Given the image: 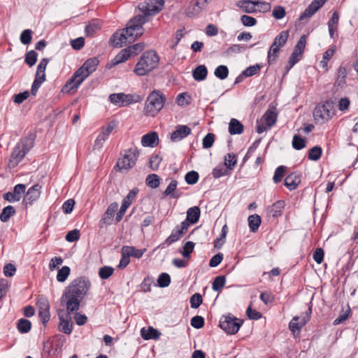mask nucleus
<instances>
[{"label": "nucleus", "instance_id": "obj_1", "mask_svg": "<svg viewBox=\"0 0 358 358\" xmlns=\"http://www.w3.org/2000/svg\"><path fill=\"white\" fill-rule=\"evenodd\" d=\"M91 287L89 279L85 276L77 278L65 288L61 296L62 305L66 308V317L59 314L60 331L69 335L72 332L73 324L71 322V314L80 309V302L85 298Z\"/></svg>", "mask_w": 358, "mask_h": 358}, {"label": "nucleus", "instance_id": "obj_2", "mask_svg": "<svg viewBox=\"0 0 358 358\" xmlns=\"http://www.w3.org/2000/svg\"><path fill=\"white\" fill-rule=\"evenodd\" d=\"M99 64V60L96 57L87 59L66 82L62 92L76 91L85 79L96 71Z\"/></svg>", "mask_w": 358, "mask_h": 358}, {"label": "nucleus", "instance_id": "obj_3", "mask_svg": "<svg viewBox=\"0 0 358 358\" xmlns=\"http://www.w3.org/2000/svg\"><path fill=\"white\" fill-rule=\"evenodd\" d=\"M35 136L29 134L22 138L13 148L8 162L10 169L15 168L34 146Z\"/></svg>", "mask_w": 358, "mask_h": 358}, {"label": "nucleus", "instance_id": "obj_4", "mask_svg": "<svg viewBox=\"0 0 358 358\" xmlns=\"http://www.w3.org/2000/svg\"><path fill=\"white\" fill-rule=\"evenodd\" d=\"M159 62V57L155 50H149L143 53L136 64L134 73L143 76L155 69Z\"/></svg>", "mask_w": 358, "mask_h": 358}, {"label": "nucleus", "instance_id": "obj_5", "mask_svg": "<svg viewBox=\"0 0 358 358\" xmlns=\"http://www.w3.org/2000/svg\"><path fill=\"white\" fill-rule=\"evenodd\" d=\"M166 98L164 94L155 90L148 96L145 101L144 113L145 115L155 117L163 108Z\"/></svg>", "mask_w": 358, "mask_h": 358}, {"label": "nucleus", "instance_id": "obj_6", "mask_svg": "<svg viewBox=\"0 0 358 358\" xmlns=\"http://www.w3.org/2000/svg\"><path fill=\"white\" fill-rule=\"evenodd\" d=\"M120 155L122 157L117 159L115 166L116 171L119 172H128L136 165L140 155V151L137 148L132 147L124 150L123 153Z\"/></svg>", "mask_w": 358, "mask_h": 358}, {"label": "nucleus", "instance_id": "obj_7", "mask_svg": "<svg viewBox=\"0 0 358 358\" xmlns=\"http://www.w3.org/2000/svg\"><path fill=\"white\" fill-rule=\"evenodd\" d=\"M334 103L327 100L316 106L313 111V117L317 124H323L335 115Z\"/></svg>", "mask_w": 358, "mask_h": 358}, {"label": "nucleus", "instance_id": "obj_8", "mask_svg": "<svg viewBox=\"0 0 358 358\" xmlns=\"http://www.w3.org/2000/svg\"><path fill=\"white\" fill-rule=\"evenodd\" d=\"M144 24H145V20L143 16H134L127 22V27L124 29V31L129 38V41H134L143 34L145 29L143 25Z\"/></svg>", "mask_w": 358, "mask_h": 358}, {"label": "nucleus", "instance_id": "obj_9", "mask_svg": "<svg viewBox=\"0 0 358 358\" xmlns=\"http://www.w3.org/2000/svg\"><path fill=\"white\" fill-rule=\"evenodd\" d=\"M243 320L238 319L231 314L222 315L220 320V327L227 334H236L242 326Z\"/></svg>", "mask_w": 358, "mask_h": 358}, {"label": "nucleus", "instance_id": "obj_10", "mask_svg": "<svg viewBox=\"0 0 358 358\" xmlns=\"http://www.w3.org/2000/svg\"><path fill=\"white\" fill-rule=\"evenodd\" d=\"M313 303L310 301L308 303V308L301 316H295L289 323L290 331L294 334L296 331H300L310 320L312 315Z\"/></svg>", "mask_w": 358, "mask_h": 358}, {"label": "nucleus", "instance_id": "obj_11", "mask_svg": "<svg viewBox=\"0 0 358 358\" xmlns=\"http://www.w3.org/2000/svg\"><path fill=\"white\" fill-rule=\"evenodd\" d=\"M306 35H302L294 46L293 52L289 58V64H290L291 66H294L302 58L303 53L306 48Z\"/></svg>", "mask_w": 358, "mask_h": 358}, {"label": "nucleus", "instance_id": "obj_12", "mask_svg": "<svg viewBox=\"0 0 358 358\" xmlns=\"http://www.w3.org/2000/svg\"><path fill=\"white\" fill-rule=\"evenodd\" d=\"M36 306L38 309V316L42 323L45 325L50 318V304L48 299L43 296H39L37 299Z\"/></svg>", "mask_w": 358, "mask_h": 358}, {"label": "nucleus", "instance_id": "obj_13", "mask_svg": "<svg viewBox=\"0 0 358 358\" xmlns=\"http://www.w3.org/2000/svg\"><path fill=\"white\" fill-rule=\"evenodd\" d=\"M139 189L136 187L129 191L128 194L123 199L120 209L119 210L115 217V222L118 223L120 222L129 206L134 201Z\"/></svg>", "mask_w": 358, "mask_h": 358}, {"label": "nucleus", "instance_id": "obj_14", "mask_svg": "<svg viewBox=\"0 0 358 358\" xmlns=\"http://www.w3.org/2000/svg\"><path fill=\"white\" fill-rule=\"evenodd\" d=\"M41 189L42 186L39 184H36L28 189L22 200L26 208L31 206L40 198Z\"/></svg>", "mask_w": 358, "mask_h": 358}, {"label": "nucleus", "instance_id": "obj_15", "mask_svg": "<svg viewBox=\"0 0 358 358\" xmlns=\"http://www.w3.org/2000/svg\"><path fill=\"white\" fill-rule=\"evenodd\" d=\"M118 209V203L117 202L111 203L106 212L102 215L99 222V227L102 229L104 227L112 224L115 213Z\"/></svg>", "mask_w": 358, "mask_h": 358}, {"label": "nucleus", "instance_id": "obj_16", "mask_svg": "<svg viewBox=\"0 0 358 358\" xmlns=\"http://www.w3.org/2000/svg\"><path fill=\"white\" fill-rule=\"evenodd\" d=\"M188 228L189 223L187 222H182L180 225H177L175 229L172 230L170 236L165 240L164 243L168 245H171L176 242L187 231Z\"/></svg>", "mask_w": 358, "mask_h": 358}, {"label": "nucleus", "instance_id": "obj_17", "mask_svg": "<svg viewBox=\"0 0 358 358\" xmlns=\"http://www.w3.org/2000/svg\"><path fill=\"white\" fill-rule=\"evenodd\" d=\"M25 190L26 185L17 184L14 187L13 192H8L5 193L3 195V198L10 203L19 201L22 198V195L25 193Z\"/></svg>", "mask_w": 358, "mask_h": 358}, {"label": "nucleus", "instance_id": "obj_18", "mask_svg": "<svg viewBox=\"0 0 358 358\" xmlns=\"http://www.w3.org/2000/svg\"><path fill=\"white\" fill-rule=\"evenodd\" d=\"M326 0H313L301 14L299 20L303 21L311 17L325 3Z\"/></svg>", "mask_w": 358, "mask_h": 358}, {"label": "nucleus", "instance_id": "obj_19", "mask_svg": "<svg viewBox=\"0 0 358 358\" xmlns=\"http://www.w3.org/2000/svg\"><path fill=\"white\" fill-rule=\"evenodd\" d=\"M192 129L187 125L178 124L176 130L171 134V140L173 142L180 141L191 134Z\"/></svg>", "mask_w": 358, "mask_h": 358}, {"label": "nucleus", "instance_id": "obj_20", "mask_svg": "<svg viewBox=\"0 0 358 358\" xmlns=\"http://www.w3.org/2000/svg\"><path fill=\"white\" fill-rule=\"evenodd\" d=\"M301 175L297 171H294L286 176L284 180L285 186L290 191L296 189L301 183Z\"/></svg>", "mask_w": 358, "mask_h": 358}, {"label": "nucleus", "instance_id": "obj_21", "mask_svg": "<svg viewBox=\"0 0 358 358\" xmlns=\"http://www.w3.org/2000/svg\"><path fill=\"white\" fill-rule=\"evenodd\" d=\"M207 5V0L197 1L192 6L186 8L185 14L189 17H193L199 15L203 9H205Z\"/></svg>", "mask_w": 358, "mask_h": 358}, {"label": "nucleus", "instance_id": "obj_22", "mask_svg": "<svg viewBox=\"0 0 358 358\" xmlns=\"http://www.w3.org/2000/svg\"><path fill=\"white\" fill-rule=\"evenodd\" d=\"M285 206V201L283 200H278L273 203V205L267 206L266 211L268 215L273 217H278L282 215Z\"/></svg>", "mask_w": 358, "mask_h": 358}, {"label": "nucleus", "instance_id": "obj_23", "mask_svg": "<svg viewBox=\"0 0 358 358\" xmlns=\"http://www.w3.org/2000/svg\"><path fill=\"white\" fill-rule=\"evenodd\" d=\"M128 38H129L124 29H122L121 32H115L113 34L110 39V43L114 48H121L124 44L127 43Z\"/></svg>", "mask_w": 358, "mask_h": 358}, {"label": "nucleus", "instance_id": "obj_24", "mask_svg": "<svg viewBox=\"0 0 358 358\" xmlns=\"http://www.w3.org/2000/svg\"><path fill=\"white\" fill-rule=\"evenodd\" d=\"M159 136L156 131H151L143 136L141 144L143 147L155 148L158 145Z\"/></svg>", "mask_w": 358, "mask_h": 358}, {"label": "nucleus", "instance_id": "obj_25", "mask_svg": "<svg viewBox=\"0 0 358 358\" xmlns=\"http://www.w3.org/2000/svg\"><path fill=\"white\" fill-rule=\"evenodd\" d=\"M130 57L129 50L122 49L110 62L106 64V68L110 69L116 65L124 62Z\"/></svg>", "mask_w": 358, "mask_h": 358}, {"label": "nucleus", "instance_id": "obj_26", "mask_svg": "<svg viewBox=\"0 0 358 358\" xmlns=\"http://www.w3.org/2000/svg\"><path fill=\"white\" fill-rule=\"evenodd\" d=\"M200 214L201 211L199 207H191L187 210L186 220H184L183 222H187L189 223V224H194L199 221Z\"/></svg>", "mask_w": 358, "mask_h": 358}, {"label": "nucleus", "instance_id": "obj_27", "mask_svg": "<svg viewBox=\"0 0 358 358\" xmlns=\"http://www.w3.org/2000/svg\"><path fill=\"white\" fill-rule=\"evenodd\" d=\"M207 75H208V69L203 64L197 66L192 71V76L196 81L199 82V81L204 80L206 78Z\"/></svg>", "mask_w": 358, "mask_h": 358}, {"label": "nucleus", "instance_id": "obj_28", "mask_svg": "<svg viewBox=\"0 0 358 358\" xmlns=\"http://www.w3.org/2000/svg\"><path fill=\"white\" fill-rule=\"evenodd\" d=\"M244 126L237 119L232 118L229 123V132L231 135L241 134L243 132Z\"/></svg>", "mask_w": 358, "mask_h": 358}, {"label": "nucleus", "instance_id": "obj_29", "mask_svg": "<svg viewBox=\"0 0 358 358\" xmlns=\"http://www.w3.org/2000/svg\"><path fill=\"white\" fill-rule=\"evenodd\" d=\"M141 334L144 340L157 339L161 333L152 327H149L147 329L143 327L141 330Z\"/></svg>", "mask_w": 358, "mask_h": 358}, {"label": "nucleus", "instance_id": "obj_30", "mask_svg": "<svg viewBox=\"0 0 358 358\" xmlns=\"http://www.w3.org/2000/svg\"><path fill=\"white\" fill-rule=\"evenodd\" d=\"M236 6L247 13H255L257 9L255 8L252 0H241L236 3Z\"/></svg>", "mask_w": 358, "mask_h": 358}, {"label": "nucleus", "instance_id": "obj_31", "mask_svg": "<svg viewBox=\"0 0 358 358\" xmlns=\"http://www.w3.org/2000/svg\"><path fill=\"white\" fill-rule=\"evenodd\" d=\"M145 249H137L133 246H124L122 248V252L127 254V255L129 257L132 256L135 258L139 259L141 258L143 253L145 252Z\"/></svg>", "mask_w": 358, "mask_h": 358}, {"label": "nucleus", "instance_id": "obj_32", "mask_svg": "<svg viewBox=\"0 0 358 358\" xmlns=\"http://www.w3.org/2000/svg\"><path fill=\"white\" fill-rule=\"evenodd\" d=\"M147 3L149 8H150V10H151L152 16L159 13L164 6V0H149Z\"/></svg>", "mask_w": 358, "mask_h": 358}, {"label": "nucleus", "instance_id": "obj_33", "mask_svg": "<svg viewBox=\"0 0 358 358\" xmlns=\"http://www.w3.org/2000/svg\"><path fill=\"white\" fill-rule=\"evenodd\" d=\"M248 225L252 232H255L258 230L261 224V217L257 214H254L248 217Z\"/></svg>", "mask_w": 358, "mask_h": 358}, {"label": "nucleus", "instance_id": "obj_34", "mask_svg": "<svg viewBox=\"0 0 358 358\" xmlns=\"http://www.w3.org/2000/svg\"><path fill=\"white\" fill-rule=\"evenodd\" d=\"M277 113L272 110L268 109L264 114L262 118L264 119L266 124L271 127L277 120Z\"/></svg>", "mask_w": 358, "mask_h": 358}, {"label": "nucleus", "instance_id": "obj_35", "mask_svg": "<svg viewBox=\"0 0 358 358\" xmlns=\"http://www.w3.org/2000/svg\"><path fill=\"white\" fill-rule=\"evenodd\" d=\"M347 71L345 66H341L337 69L336 84L338 87H343L346 83Z\"/></svg>", "mask_w": 358, "mask_h": 358}, {"label": "nucleus", "instance_id": "obj_36", "mask_svg": "<svg viewBox=\"0 0 358 358\" xmlns=\"http://www.w3.org/2000/svg\"><path fill=\"white\" fill-rule=\"evenodd\" d=\"M15 214V209L12 206H7L3 208L0 214V220L3 222H6L9 220L11 216Z\"/></svg>", "mask_w": 358, "mask_h": 358}, {"label": "nucleus", "instance_id": "obj_37", "mask_svg": "<svg viewBox=\"0 0 358 358\" xmlns=\"http://www.w3.org/2000/svg\"><path fill=\"white\" fill-rule=\"evenodd\" d=\"M145 184L150 188L156 189L159 186L160 178L155 173L149 174L145 178Z\"/></svg>", "mask_w": 358, "mask_h": 358}, {"label": "nucleus", "instance_id": "obj_38", "mask_svg": "<svg viewBox=\"0 0 358 358\" xmlns=\"http://www.w3.org/2000/svg\"><path fill=\"white\" fill-rule=\"evenodd\" d=\"M226 282V278L224 275L216 276L212 283V289L215 292H220L224 287Z\"/></svg>", "mask_w": 358, "mask_h": 358}, {"label": "nucleus", "instance_id": "obj_39", "mask_svg": "<svg viewBox=\"0 0 358 358\" xmlns=\"http://www.w3.org/2000/svg\"><path fill=\"white\" fill-rule=\"evenodd\" d=\"M17 328L21 334L28 333L31 328V323L27 319H20L17 322Z\"/></svg>", "mask_w": 358, "mask_h": 358}, {"label": "nucleus", "instance_id": "obj_40", "mask_svg": "<svg viewBox=\"0 0 358 358\" xmlns=\"http://www.w3.org/2000/svg\"><path fill=\"white\" fill-rule=\"evenodd\" d=\"M292 147L296 150H300L304 148L306 145V138L300 136L299 135L295 134L292 139Z\"/></svg>", "mask_w": 358, "mask_h": 358}, {"label": "nucleus", "instance_id": "obj_41", "mask_svg": "<svg viewBox=\"0 0 358 358\" xmlns=\"http://www.w3.org/2000/svg\"><path fill=\"white\" fill-rule=\"evenodd\" d=\"M71 273V268L68 266H64L58 270L57 274V280L59 282H64L66 280Z\"/></svg>", "mask_w": 358, "mask_h": 358}, {"label": "nucleus", "instance_id": "obj_42", "mask_svg": "<svg viewBox=\"0 0 358 358\" xmlns=\"http://www.w3.org/2000/svg\"><path fill=\"white\" fill-rule=\"evenodd\" d=\"M141 100V96L138 94H126L123 93L122 106H128L133 103H137Z\"/></svg>", "mask_w": 358, "mask_h": 358}, {"label": "nucleus", "instance_id": "obj_43", "mask_svg": "<svg viewBox=\"0 0 358 358\" xmlns=\"http://www.w3.org/2000/svg\"><path fill=\"white\" fill-rule=\"evenodd\" d=\"M322 149L320 146L316 145L309 150L308 158L311 161H317L322 156Z\"/></svg>", "mask_w": 358, "mask_h": 358}, {"label": "nucleus", "instance_id": "obj_44", "mask_svg": "<svg viewBox=\"0 0 358 358\" xmlns=\"http://www.w3.org/2000/svg\"><path fill=\"white\" fill-rule=\"evenodd\" d=\"M237 163V157L233 153H228L224 157V165L229 170H232Z\"/></svg>", "mask_w": 358, "mask_h": 358}, {"label": "nucleus", "instance_id": "obj_45", "mask_svg": "<svg viewBox=\"0 0 358 358\" xmlns=\"http://www.w3.org/2000/svg\"><path fill=\"white\" fill-rule=\"evenodd\" d=\"M228 233V227L227 224H224L221 231V234L220 237L217 238L214 241V247L216 248H220L224 243V240L226 238V236Z\"/></svg>", "mask_w": 358, "mask_h": 358}, {"label": "nucleus", "instance_id": "obj_46", "mask_svg": "<svg viewBox=\"0 0 358 358\" xmlns=\"http://www.w3.org/2000/svg\"><path fill=\"white\" fill-rule=\"evenodd\" d=\"M214 75L220 80H224L229 76V69L225 65H220L215 69Z\"/></svg>", "mask_w": 358, "mask_h": 358}, {"label": "nucleus", "instance_id": "obj_47", "mask_svg": "<svg viewBox=\"0 0 358 358\" xmlns=\"http://www.w3.org/2000/svg\"><path fill=\"white\" fill-rule=\"evenodd\" d=\"M230 171L222 166H217L213 169L212 175L214 178H220L222 176L230 175Z\"/></svg>", "mask_w": 358, "mask_h": 358}, {"label": "nucleus", "instance_id": "obj_48", "mask_svg": "<svg viewBox=\"0 0 358 358\" xmlns=\"http://www.w3.org/2000/svg\"><path fill=\"white\" fill-rule=\"evenodd\" d=\"M45 80V74L41 75L40 77H35L31 85V93L35 96L41 87V84Z\"/></svg>", "mask_w": 358, "mask_h": 358}, {"label": "nucleus", "instance_id": "obj_49", "mask_svg": "<svg viewBox=\"0 0 358 358\" xmlns=\"http://www.w3.org/2000/svg\"><path fill=\"white\" fill-rule=\"evenodd\" d=\"M171 283V277L167 273H162L157 279V285L159 287H167Z\"/></svg>", "mask_w": 358, "mask_h": 358}, {"label": "nucleus", "instance_id": "obj_50", "mask_svg": "<svg viewBox=\"0 0 358 358\" xmlns=\"http://www.w3.org/2000/svg\"><path fill=\"white\" fill-rule=\"evenodd\" d=\"M286 169L287 167L285 166H280L275 169L273 177V180L274 183L277 184L282 180L285 174Z\"/></svg>", "mask_w": 358, "mask_h": 358}, {"label": "nucleus", "instance_id": "obj_51", "mask_svg": "<svg viewBox=\"0 0 358 358\" xmlns=\"http://www.w3.org/2000/svg\"><path fill=\"white\" fill-rule=\"evenodd\" d=\"M38 53L34 50H30L25 55L24 62L30 67L33 66L37 62Z\"/></svg>", "mask_w": 358, "mask_h": 358}, {"label": "nucleus", "instance_id": "obj_52", "mask_svg": "<svg viewBox=\"0 0 358 358\" xmlns=\"http://www.w3.org/2000/svg\"><path fill=\"white\" fill-rule=\"evenodd\" d=\"M139 10L141 11V14H138L136 16H143L145 18V23L148 22L149 16H152V14H151V10H150V8H149V6H148L147 2H144L143 3H141L138 6Z\"/></svg>", "mask_w": 358, "mask_h": 358}, {"label": "nucleus", "instance_id": "obj_53", "mask_svg": "<svg viewBox=\"0 0 358 358\" xmlns=\"http://www.w3.org/2000/svg\"><path fill=\"white\" fill-rule=\"evenodd\" d=\"M199 178V175L195 171H191L187 172L185 176V182L188 185H192L196 184L198 182Z\"/></svg>", "mask_w": 358, "mask_h": 358}, {"label": "nucleus", "instance_id": "obj_54", "mask_svg": "<svg viewBox=\"0 0 358 358\" xmlns=\"http://www.w3.org/2000/svg\"><path fill=\"white\" fill-rule=\"evenodd\" d=\"M289 37V31H282L279 34H278L274 38L276 41L278 45L281 48L283 47L288 39Z\"/></svg>", "mask_w": 358, "mask_h": 358}, {"label": "nucleus", "instance_id": "obj_55", "mask_svg": "<svg viewBox=\"0 0 358 358\" xmlns=\"http://www.w3.org/2000/svg\"><path fill=\"white\" fill-rule=\"evenodd\" d=\"M33 31L31 29H24L20 34V42L24 45H28L32 40Z\"/></svg>", "mask_w": 358, "mask_h": 358}, {"label": "nucleus", "instance_id": "obj_56", "mask_svg": "<svg viewBox=\"0 0 358 358\" xmlns=\"http://www.w3.org/2000/svg\"><path fill=\"white\" fill-rule=\"evenodd\" d=\"M113 272L114 269L113 267L105 266L99 269V275L101 279L106 280L113 275Z\"/></svg>", "mask_w": 358, "mask_h": 358}, {"label": "nucleus", "instance_id": "obj_57", "mask_svg": "<svg viewBox=\"0 0 358 358\" xmlns=\"http://www.w3.org/2000/svg\"><path fill=\"white\" fill-rule=\"evenodd\" d=\"M215 136L213 133H208L207 134L202 141V145L203 148L205 149H208L211 148L213 145V143L215 142Z\"/></svg>", "mask_w": 358, "mask_h": 358}, {"label": "nucleus", "instance_id": "obj_58", "mask_svg": "<svg viewBox=\"0 0 358 358\" xmlns=\"http://www.w3.org/2000/svg\"><path fill=\"white\" fill-rule=\"evenodd\" d=\"M145 48V43H138L136 44H134L133 45H130L126 49L129 50V55L130 57L131 55H136L141 52H142Z\"/></svg>", "mask_w": 358, "mask_h": 358}, {"label": "nucleus", "instance_id": "obj_59", "mask_svg": "<svg viewBox=\"0 0 358 358\" xmlns=\"http://www.w3.org/2000/svg\"><path fill=\"white\" fill-rule=\"evenodd\" d=\"M262 66L259 64H256L253 66H250L243 71V75L245 77H251L256 75L261 69Z\"/></svg>", "mask_w": 358, "mask_h": 358}, {"label": "nucleus", "instance_id": "obj_60", "mask_svg": "<svg viewBox=\"0 0 358 358\" xmlns=\"http://www.w3.org/2000/svg\"><path fill=\"white\" fill-rule=\"evenodd\" d=\"M286 15L285 9L282 6H275L273 9L272 15L276 20L282 19Z\"/></svg>", "mask_w": 358, "mask_h": 358}, {"label": "nucleus", "instance_id": "obj_61", "mask_svg": "<svg viewBox=\"0 0 358 358\" xmlns=\"http://www.w3.org/2000/svg\"><path fill=\"white\" fill-rule=\"evenodd\" d=\"M98 29H99V24L94 21H92L85 26V31L86 36H92Z\"/></svg>", "mask_w": 358, "mask_h": 358}, {"label": "nucleus", "instance_id": "obj_62", "mask_svg": "<svg viewBox=\"0 0 358 358\" xmlns=\"http://www.w3.org/2000/svg\"><path fill=\"white\" fill-rule=\"evenodd\" d=\"M190 324L194 328L199 329L204 326L205 320L202 316L196 315L191 319Z\"/></svg>", "mask_w": 358, "mask_h": 358}, {"label": "nucleus", "instance_id": "obj_63", "mask_svg": "<svg viewBox=\"0 0 358 358\" xmlns=\"http://www.w3.org/2000/svg\"><path fill=\"white\" fill-rule=\"evenodd\" d=\"M80 232L78 229H75L71 231H69L66 236L65 239L66 241L73 243L74 241H78L80 238Z\"/></svg>", "mask_w": 358, "mask_h": 358}, {"label": "nucleus", "instance_id": "obj_64", "mask_svg": "<svg viewBox=\"0 0 358 358\" xmlns=\"http://www.w3.org/2000/svg\"><path fill=\"white\" fill-rule=\"evenodd\" d=\"M202 302L203 298L199 293L194 294L190 298V305L192 308H198Z\"/></svg>", "mask_w": 358, "mask_h": 358}]
</instances>
